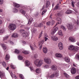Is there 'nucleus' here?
I'll return each instance as SVG.
<instances>
[{
  "label": "nucleus",
  "mask_w": 79,
  "mask_h": 79,
  "mask_svg": "<svg viewBox=\"0 0 79 79\" xmlns=\"http://www.w3.org/2000/svg\"><path fill=\"white\" fill-rule=\"evenodd\" d=\"M43 60H39L38 59L36 60L35 62V64L36 66H37L40 67L43 64Z\"/></svg>",
  "instance_id": "1"
},
{
  "label": "nucleus",
  "mask_w": 79,
  "mask_h": 79,
  "mask_svg": "<svg viewBox=\"0 0 79 79\" xmlns=\"http://www.w3.org/2000/svg\"><path fill=\"white\" fill-rule=\"evenodd\" d=\"M16 25L13 23L10 24L9 26V28L11 31H14L16 29Z\"/></svg>",
  "instance_id": "2"
},
{
  "label": "nucleus",
  "mask_w": 79,
  "mask_h": 79,
  "mask_svg": "<svg viewBox=\"0 0 79 79\" xmlns=\"http://www.w3.org/2000/svg\"><path fill=\"white\" fill-rule=\"evenodd\" d=\"M20 11L21 13L22 14H23V15H24L27 19H29V15H27V14L26 13V12L24 10H20Z\"/></svg>",
  "instance_id": "3"
},
{
  "label": "nucleus",
  "mask_w": 79,
  "mask_h": 79,
  "mask_svg": "<svg viewBox=\"0 0 79 79\" xmlns=\"http://www.w3.org/2000/svg\"><path fill=\"white\" fill-rule=\"evenodd\" d=\"M68 29L69 30H71L73 29V26L71 23H68L67 24Z\"/></svg>",
  "instance_id": "4"
},
{
  "label": "nucleus",
  "mask_w": 79,
  "mask_h": 79,
  "mask_svg": "<svg viewBox=\"0 0 79 79\" xmlns=\"http://www.w3.org/2000/svg\"><path fill=\"white\" fill-rule=\"evenodd\" d=\"M44 60L47 64H50L51 63V59L49 58H45L44 59Z\"/></svg>",
  "instance_id": "5"
},
{
  "label": "nucleus",
  "mask_w": 79,
  "mask_h": 79,
  "mask_svg": "<svg viewBox=\"0 0 79 79\" xmlns=\"http://www.w3.org/2000/svg\"><path fill=\"white\" fill-rule=\"evenodd\" d=\"M76 73V69L74 67L72 68L71 69V73L72 74H75Z\"/></svg>",
  "instance_id": "6"
},
{
  "label": "nucleus",
  "mask_w": 79,
  "mask_h": 79,
  "mask_svg": "<svg viewBox=\"0 0 79 79\" xmlns=\"http://www.w3.org/2000/svg\"><path fill=\"white\" fill-rule=\"evenodd\" d=\"M69 50H73L74 52L76 51V48L73 45L70 46L69 47Z\"/></svg>",
  "instance_id": "7"
},
{
  "label": "nucleus",
  "mask_w": 79,
  "mask_h": 79,
  "mask_svg": "<svg viewBox=\"0 0 79 79\" xmlns=\"http://www.w3.org/2000/svg\"><path fill=\"white\" fill-rule=\"evenodd\" d=\"M57 20L58 21H59V22H58L56 24V25L54 26V27H56L58 24H60V23H61V19L59 17H58L57 18Z\"/></svg>",
  "instance_id": "8"
},
{
  "label": "nucleus",
  "mask_w": 79,
  "mask_h": 79,
  "mask_svg": "<svg viewBox=\"0 0 79 79\" xmlns=\"http://www.w3.org/2000/svg\"><path fill=\"white\" fill-rule=\"evenodd\" d=\"M44 40H43L41 42V43L39 45V47H40V48H39V50H41V48H42V46L43 45H42V44H44Z\"/></svg>",
  "instance_id": "9"
},
{
  "label": "nucleus",
  "mask_w": 79,
  "mask_h": 79,
  "mask_svg": "<svg viewBox=\"0 0 79 79\" xmlns=\"http://www.w3.org/2000/svg\"><path fill=\"white\" fill-rule=\"evenodd\" d=\"M58 46L60 50H62L63 49V46L62 43H59L58 44Z\"/></svg>",
  "instance_id": "10"
},
{
  "label": "nucleus",
  "mask_w": 79,
  "mask_h": 79,
  "mask_svg": "<svg viewBox=\"0 0 79 79\" xmlns=\"http://www.w3.org/2000/svg\"><path fill=\"white\" fill-rule=\"evenodd\" d=\"M51 38L52 40H55V41H56V40H58V37H56V36H52L51 37Z\"/></svg>",
  "instance_id": "11"
},
{
  "label": "nucleus",
  "mask_w": 79,
  "mask_h": 79,
  "mask_svg": "<svg viewBox=\"0 0 79 79\" xmlns=\"http://www.w3.org/2000/svg\"><path fill=\"white\" fill-rule=\"evenodd\" d=\"M69 40L71 42H74L76 41V40L72 37H69Z\"/></svg>",
  "instance_id": "12"
},
{
  "label": "nucleus",
  "mask_w": 79,
  "mask_h": 79,
  "mask_svg": "<svg viewBox=\"0 0 79 79\" xmlns=\"http://www.w3.org/2000/svg\"><path fill=\"white\" fill-rule=\"evenodd\" d=\"M43 50V52L44 53H47L48 52V49L46 47H44Z\"/></svg>",
  "instance_id": "13"
},
{
  "label": "nucleus",
  "mask_w": 79,
  "mask_h": 79,
  "mask_svg": "<svg viewBox=\"0 0 79 79\" xmlns=\"http://www.w3.org/2000/svg\"><path fill=\"white\" fill-rule=\"evenodd\" d=\"M22 35L24 37H27V35H28V34L26 32H25L22 34Z\"/></svg>",
  "instance_id": "14"
},
{
  "label": "nucleus",
  "mask_w": 79,
  "mask_h": 79,
  "mask_svg": "<svg viewBox=\"0 0 79 79\" xmlns=\"http://www.w3.org/2000/svg\"><path fill=\"white\" fill-rule=\"evenodd\" d=\"M58 27H56L53 30L52 32H51V34L52 35H53L55 32H56V31L58 30Z\"/></svg>",
  "instance_id": "15"
},
{
  "label": "nucleus",
  "mask_w": 79,
  "mask_h": 79,
  "mask_svg": "<svg viewBox=\"0 0 79 79\" xmlns=\"http://www.w3.org/2000/svg\"><path fill=\"white\" fill-rule=\"evenodd\" d=\"M43 26L44 25L43 23H40L38 25H37V26H35V27H43Z\"/></svg>",
  "instance_id": "16"
},
{
  "label": "nucleus",
  "mask_w": 79,
  "mask_h": 79,
  "mask_svg": "<svg viewBox=\"0 0 79 79\" xmlns=\"http://www.w3.org/2000/svg\"><path fill=\"white\" fill-rule=\"evenodd\" d=\"M64 59L65 61L67 63H69V62L70 61V59H69V58H68V57H65L64 58Z\"/></svg>",
  "instance_id": "17"
},
{
  "label": "nucleus",
  "mask_w": 79,
  "mask_h": 79,
  "mask_svg": "<svg viewBox=\"0 0 79 79\" xmlns=\"http://www.w3.org/2000/svg\"><path fill=\"white\" fill-rule=\"evenodd\" d=\"M65 13L66 14H68V15H69V14L72 13V11H71V10H68L66 12H65Z\"/></svg>",
  "instance_id": "18"
},
{
  "label": "nucleus",
  "mask_w": 79,
  "mask_h": 79,
  "mask_svg": "<svg viewBox=\"0 0 79 79\" xmlns=\"http://www.w3.org/2000/svg\"><path fill=\"white\" fill-rule=\"evenodd\" d=\"M55 56L58 58H61L62 57V55L61 54H56Z\"/></svg>",
  "instance_id": "19"
},
{
  "label": "nucleus",
  "mask_w": 79,
  "mask_h": 79,
  "mask_svg": "<svg viewBox=\"0 0 79 79\" xmlns=\"http://www.w3.org/2000/svg\"><path fill=\"white\" fill-rule=\"evenodd\" d=\"M10 56L8 54H7L6 56V57L5 58V60H8L10 59Z\"/></svg>",
  "instance_id": "20"
},
{
  "label": "nucleus",
  "mask_w": 79,
  "mask_h": 79,
  "mask_svg": "<svg viewBox=\"0 0 79 79\" xmlns=\"http://www.w3.org/2000/svg\"><path fill=\"white\" fill-rule=\"evenodd\" d=\"M12 37H14V38H15L16 37H18V35L17 33H14L11 36Z\"/></svg>",
  "instance_id": "21"
},
{
  "label": "nucleus",
  "mask_w": 79,
  "mask_h": 79,
  "mask_svg": "<svg viewBox=\"0 0 79 79\" xmlns=\"http://www.w3.org/2000/svg\"><path fill=\"white\" fill-rule=\"evenodd\" d=\"M32 21H33V19L32 18H30L29 20L28 24H30L32 23Z\"/></svg>",
  "instance_id": "22"
},
{
  "label": "nucleus",
  "mask_w": 79,
  "mask_h": 79,
  "mask_svg": "<svg viewBox=\"0 0 79 79\" xmlns=\"http://www.w3.org/2000/svg\"><path fill=\"white\" fill-rule=\"evenodd\" d=\"M52 70H53L54 71H56V69H57V68L54 65H53L52 66Z\"/></svg>",
  "instance_id": "23"
},
{
  "label": "nucleus",
  "mask_w": 79,
  "mask_h": 79,
  "mask_svg": "<svg viewBox=\"0 0 79 79\" xmlns=\"http://www.w3.org/2000/svg\"><path fill=\"white\" fill-rule=\"evenodd\" d=\"M50 5V2L49 1H47L46 2V7L48 8Z\"/></svg>",
  "instance_id": "24"
},
{
  "label": "nucleus",
  "mask_w": 79,
  "mask_h": 79,
  "mask_svg": "<svg viewBox=\"0 0 79 79\" xmlns=\"http://www.w3.org/2000/svg\"><path fill=\"white\" fill-rule=\"evenodd\" d=\"M8 37H9V36L8 35L6 36L3 38V41H5L8 39Z\"/></svg>",
  "instance_id": "25"
},
{
  "label": "nucleus",
  "mask_w": 79,
  "mask_h": 79,
  "mask_svg": "<svg viewBox=\"0 0 79 79\" xmlns=\"http://www.w3.org/2000/svg\"><path fill=\"white\" fill-rule=\"evenodd\" d=\"M26 65V66H29L31 64L30 63V62L28 60H26L25 61Z\"/></svg>",
  "instance_id": "26"
},
{
  "label": "nucleus",
  "mask_w": 79,
  "mask_h": 79,
  "mask_svg": "<svg viewBox=\"0 0 79 79\" xmlns=\"http://www.w3.org/2000/svg\"><path fill=\"white\" fill-rule=\"evenodd\" d=\"M14 5V6H15V7L16 8H19V7L20 6L19 4H17L16 3H15Z\"/></svg>",
  "instance_id": "27"
},
{
  "label": "nucleus",
  "mask_w": 79,
  "mask_h": 79,
  "mask_svg": "<svg viewBox=\"0 0 79 79\" xmlns=\"http://www.w3.org/2000/svg\"><path fill=\"white\" fill-rule=\"evenodd\" d=\"M64 76L66 77V78L67 79H69V75H68L67 74V73H64Z\"/></svg>",
  "instance_id": "28"
},
{
  "label": "nucleus",
  "mask_w": 79,
  "mask_h": 79,
  "mask_svg": "<svg viewBox=\"0 0 79 79\" xmlns=\"http://www.w3.org/2000/svg\"><path fill=\"white\" fill-rule=\"evenodd\" d=\"M35 71L36 73L39 74V73H40L41 70L40 69H37L35 70Z\"/></svg>",
  "instance_id": "29"
},
{
  "label": "nucleus",
  "mask_w": 79,
  "mask_h": 79,
  "mask_svg": "<svg viewBox=\"0 0 79 79\" xmlns=\"http://www.w3.org/2000/svg\"><path fill=\"white\" fill-rule=\"evenodd\" d=\"M1 45L2 46V48L4 50H6V47L5 46V45L4 44H1Z\"/></svg>",
  "instance_id": "30"
},
{
  "label": "nucleus",
  "mask_w": 79,
  "mask_h": 79,
  "mask_svg": "<svg viewBox=\"0 0 79 79\" xmlns=\"http://www.w3.org/2000/svg\"><path fill=\"white\" fill-rule=\"evenodd\" d=\"M2 66H4V67H5L6 66V63L5 62V61H3L2 64Z\"/></svg>",
  "instance_id": "31"
},
{
  "label": "nucleus",
  "mask_w": 79,
  "mask_h": 79,
  "mask_svg": "<svg viewBox=\"0 0 79 79\" xmlns=\"http://www.w3.org/2000/svg\"><path fill=\"white\" fill-rule=\"evenodd\" d=\"M18 10L17 9L14 8L13 10V13H17L18 12Z\"/></svg>",
  "instance_id": "32"
},
{
  "label": "nucleus",
  "mask_w": 79,
  "mask_h": 79,
  "mask_svg": "<svg viewBox=\"0 0 79 79\" xmlns=\"http://www.w3.org/2000/svg\"><path fill=\"white\" fill-rule=\"evenodd\" d=\"M55 77V74H52L51 75H50L49 77V78H53Z\"/></svg>",
  "instance_id": "33"
},
{
  "label": "nucleus",
  "mask_w": 79,
  "mask_h": 79,
  "mask_svg": "<svg viewBox=\"0 0 79 79\" xmlns=\"http://www.w3.org/2000/svg\"><path fill=\"white\" fill-rule=\"evenodd\" d=\"M18 58L20 60H21L23 59V57L21 56H18Z\"/></svg>",
  "instance_id": "34"
},
{
  "label": "nucleus",
  "mask_w": 79,
  "mask_h": 79,
  "mask_svg": "<svg viewBox=\"0 0 79 79\" xmlns=\"http://www.w3.org/2000/svg\"><path fill=\"white\" fill-rule=\"evenodd\" d=\"M51 22L50 21H49L46 24L48 26H50V25H51Z\"/></svg>",
  "instance_id": "35"
},
{
  "label": "nucleus",
  "mask_w": 79,
  "mask_h": 79,
  "mask_svg": "<svg viewBox=\"0 0 79 79\" xmlns=\"http://www.w3.org/2000/svg\"><path fill=\"white\" fill-rule=\"evenodd\" d=\"M15 53H17V54H18V53H19V51L17 49H15Z\"/></svg>",
  "instance_id": "36"
},
{
  "label": "nucleus",
  "mask_w": 79,
  "mask_h": 79,
  "mask_svg": "<svg viewBox=\"0 0 79 79\" xmlns=\"http://www.w3.org/2000/svg\"><path fill=\"white\" fill-rule=\"evenodd\" d=\"M46 11H47V10H44L42 11V13L41 15H44V13H45V12H46Z\"/></svg>",
  "instance_id": "37"
},
{
  "label": "nucleus",
  "mask_w": 79,
  "mask_h": 79,
  "mask_svg": "<svg viewBox=\"0 0 79 79\" xmlns=\"http://www.w3.org/2000/svg\"><path fill=\"white\" fill-rule=\"evenodd\" d=\"M24 28V29H26L27 30H29V29H30V27H29L27 26L25 27Z\"/></svg>",
  "instance_id": "38"
},
{
  "label": "nucleus",
  "mask_w": 79,
  "mask_h": 79,
  "mask_svg": "<svg viewBox=\"0 0 79 79\" xmlns=\"http://www.w3.org/2000/svg\"><path fill=\"white\" fill-rule=\"evenodd\" d=\"M61 28L63 29L64 31H66V28L64 26H61Z\"/></svg>",
  "instance_id": "39"
},
{
  "label": "nucleus",
  "mask_w": 79,
  "mask_h": 79,
  "mask_svg": "<svg viewBox=\"0 0 79 79\" xmlns=\"http://www.w3.org/2000/svg\"><path fill=\"white\" fill-rule=\"evenodd\" d=\"M71 3H72V5L73 7L74 8V3H74V2L73 1H72Z\"/></svg>",
  "instance_id": "40"
},
{
  "label": "nucleus",
  "mask_w": 79,
  "mask_h": 79,
  "mask_svg": "<svg viewBox=\"0 0 79 79\" xmlns=\"http://www.w3.org/2000/svg\"><path fill=\"white\" fill-rule=\"evenodd\" d=\"M76 58L77 60H79V54H77L76 56Z\"/></svg>",
  "instance_id": "41"
},
{
  "label": "nucleus",
  "mask_w": 79,
  "mask_h": 79,
  "mask_svg": "<svg viewBox=\"0 0 79 79\" xmlns=\"http://www.w3.org/2000/svg\"><path fill=\"white\" fill-rule=\"evenodd\" d=\"M54 74L55 75V77H58V73H56Z\"/></svg>",
  "instance_id": "42"
},
{
  "label": "nucleus",
  "mask_w": 79,
  "mask_h": 79,
  "mask_svg": "<svg viewBox=\"0 0 79 79\" xmlns=\"http://www.w3.org/2000/svg\"><path fill=\"white\" fill-rule=\"evenodd\" d=\"M58 34L59 35H62V31H60L58 32Z\"/></svg>",
  "instance_id": "43"
},
{
  "label": "nucleus",
  "mask_w": 79,
  "mask_h": 79,
  "mask_svg": "<svg viewBox=\"0 0 79 79\" xmlns=\"http://www.w3.org/2000/svg\"><path fill=\"white\" fill-rule=\"evenodd\" d=\"M3 76V74L2 72H0V77H2Z\"/></svg>",
  "instance_id": "44"
},
{
  "label": "nucleus",
  "mask_w": 79,
  "mask_h": 79,
  "mask_svg": "<svg viewBox=\"0 0 79 79\" xmlns=\"http://www.w3.org/2000/svg\"><path fill=\"white\" fill-rule=\"evenodd\" d=\"M59 7L57 6L56 5L55 6V7L54 8V10H57Z\"/></svg>",
  "instance_id": "45"
},
{
  "label": "nucleus",
  "mask_w": 79,
  "mask_h": 79,
  "mask_svg": "<svg viewBox=\"0 0 79 79\" xmlns=\"http://www.w3.org/2000/svg\"><path fill=\"white\" fill-rule=\"evenodd\" d=\"M10 66L12 69H15V67H14V65H13L11 64Z\"/></svg>",
  "instance_id": "46"
},
{
  "label": "nucleus",
  "mask_w": 79,
  "mask_h": 79,
  "mask_svg": "<svg viewBox=\"0 0 79 79\" xmlns=\"http://www.w3.org/2000/svg\"><path fill=\"white\" fill-rule=\"evenodd\" d=\"M3 3V0H0V5H2Z\"/></svg>",
  "instance_id": "47"
},
{
  "label": "nucleus",
  "mask_w": 79,
  "mask_h": 79,
  "mask_svg": "<svg viewBox=\"0 0 79 79\" xmlns=\"http://www.w3.org/2000/svg\"><path fill=\"white\" fill-rule=\"evenodd\" d=\"M20 77L22 79H24V77L22 74H20L19 75Z\"/></svg>",
  "instance_id": "48"
},
{
  "label": "nucleus",
  "mask_w": 79,
  "mask_h": 79,
  "mask_svg": "<svg viewBox=\"0 0 79 79\" xmlns=\"http://www.w3.org/2000/svg\"><path fill=\"white\" fill-rule=\"evenodd\" d=\"M4 31H3V30L1 29L0 30V33H1V34L2 33H4Z\"/></svg>",
  "instance_id": "49"
},
{
  "label": "nucleus",
  "mask_w": 79,
  "mask_h": 79,
  "mask_svg": "<svg viewBox=\"0 0 79 79\" xmlns=\"http://www.w3.org/2000/svg\"><path fill=\"white\" fill-rule=\"evenodd\" d=\"M42 31H41V33L40 34V35H39V38L40 39V37H41V36H42Z\"/></svg>",
  "instance_id": "50"
},
{
  "label": "nucleus",
  "mask_w": 79,
  "mask_h": 79,
  "mask_svg": "<svg viewBox=\"0 0 79 79\" xmlns=\"http://www.w3.org/2000/svg\"><path fill=\"white\" fill-rule=\"evenodd\" d=\"M77 24L78 25V24H79V19L77 18Z\"/></svg>",
  "instance_id": "51"
},
{
  "label": "nucleus",
  "mask_w": 79,
  "mask_h": 79,
  "mask_svg": "<svg viewBox=\"0 0 79 79\" xmlns=\"http://www.w3.org/2000/svg\"><path fill=\"white\" fill-rule=\"evenodd\" d=\"M55 23V21L54 20H52V25H53Z\"/></svg>",
  "instance_id": "52"
},
{
  "label": "nucleus",
  "mask_w": 79,
  "mask_h": 79,
  "mask_svg": "<svg viewBox=\"0 0 79 79\" xmlns=\"http://www.w3.org/2000/svg\"><path fill=\"white\" fill-rule=\"evenodd\" d=\"M38 15H39V12H37L35 15V16L36 17H37V16H38Z\"/></svg>",
  "instance_id": "53"
},
{
  "label": "nucleus",
  "mask_w": 79,
  "mask_h": 79,
  "mask_svg": "<svg viewBox=\"0 0 79 79\" xmlns=\"http://www.w3.org/2000/svg\"><path fill=\"white\" fill-rule=\"evenodd\" d=\"M44 68H45L47 69V68H49V67L48 66V65H46L44 66Z\"/></svg>",
  "instance_id": "54"
},
{
  "label": "nucleus",
  "mask_w": 79,
  "mask_h": 79,
  "mask_svg": "<svg viewBox=\"0 0 79 79\" xmlns=\"http://www.w3.org/2000/svg\"><path fill=\"white\" fill-rule=\"evenodd\" d=\"M32 50H34V48L31 46H30Z\"/></svg>",
  "instance_id": "55"
},
{
  "label": "nucleus",
  "mask_w": 79,
  "mask_h": 79,
  "mask_svg": "<svg viewBox=\"0 0 79 79\" xmlns=\"http://www.w3.org/2000/svg\"><path fill=\"white\" fill-rule=\"evenodd\" d=\"M38 57V55L37 54H35L34 55V57L35 58H37V57Z\"/></svg>",
  "instance_id": "56"
},
{
  "label": "nucleus",
  "mask_w": 79,
  "mask_h": 79,
  "mask_svg": "<svg viewBox=\"0 0 79 79\" xmlns=\"http://www.w3.org/2000/svg\"><path fill=\"white\" fill-rule=\"evenodd\" d=\"M10 76H11L12 79H13V73H12L11 72H10Z\"/></svg>",
  "instance_id": "57"
},
{
  "label": "nucleus",
  "mask_w": 79,
  "mask_h": 79,
  "mask_svg": "<svg viewBox=\"0 0 79 79\" xmlns=\"http://www.w3.org/2000/svg\"><path fill=\"white\" fill-rule=\"evenodd\" d=\"M75 78L76 79H79V75L76 76Z\"/></svg>",
  "instance_id": "58"
},
{
  "label": "nucleus",
  "mask_w": 79,
  "mask_h": 79,
  "mask_svg": "<svg viewBox=\"0 0 79 79\" xmlns=\"http://www.w3.org/2000/svg\"><path fill=\"white\" fill-rule=\"evenodd\" d=\"M23 31H24V30L23 29H21L20 30V32H23Z\"/></svg>",
  "instance_id": "59"
},
{
  "label": "nucleus",
  "mask_w": 79,
  "mask_h": 79,
  "mask_svg": "<svg viewBox=\"0 0 79 79\" xmlns=\"http://www.w3.org/2000/svg\"><path fill=\"white\" fill-rule=\"evenodd\" d=\"M29 53V52L28 51H26V52H25V54H28Z\"/></svg>",
  "instance_id": "60"
},
{
  "label": "nucleus",
  "mask_w": 79,
  "mask_h": 79,
  "mask_svg": "<svg viewBox=\"0 0 79 79\" xmlns=\"http://www.w3.org/2000/svg\"><path fill=\"white\" fill-rule=\"evenodd\" d=\"M45 41H47V40H48V38H47V37H45Z\"/></svg>",
  "instance_id": "61"
},
{
  "label": "nucleus",
  "mask_w": 79,
  "mask_h": 79,
  "mask_svg": "<svg viewBox=\"0 0 79 79\" xmlns=\"http://www.w3.org/2000/svg\"><path fill=\"white\" fill-rule=\"evenodd\" d=\"M10 43L11 44H14V43L11 41H10Z\"/></svg>",
  "instance_id": "62"
},
{
  "label": "nucleus",
  "mask_w": 79,
  "mask_h": 79,
  "mask_svg": "<svg viewBox=\"0 0 79 79\" xmlns=\"http://www.w3.org/2000/svg\"><path fill=\"white\" fill-rule=\"evenodd\" d=\"M45 6H44V5L43 6V8H42V10H44V9H45Z\"/></svg>",
  "instance_id": "63"
},
{
  "label": "nucleus",
  "mask_w": 79,
  "mask_h": 79,
  "mask_svg": "<svg viewBox=\"0 0 79 79\" xmlns=\"http://www.w3.org/2000/svg\"><path fill=\"white\" fill-rule=\"evenodd\" d=\"M45 6H44V5L43 6V8H42V10H44V9H45Z\"/></svg>",
  "instance_id": "64"
}]
</instances>
